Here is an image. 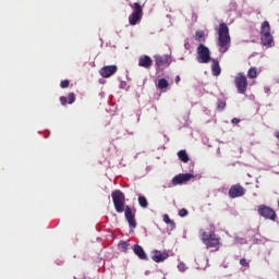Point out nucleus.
Returning <instances> with one entry per match:
<instances>
[{"label": "nucleus", "instance_id": "7c9ffc66", "mask_svg": "<svg viewBox=\"0 0 279 279\" xmlns=\"http://www.w3.org/2000/svg\"><path fill=\"white\" fill-rule=\"evenodd\" d=\"M180 75H177V77H175V84H180Z\"/></svg>", "mask_w": 279, "mask_h": 279}, {"label": "nucleus", "instance_id": "f257e3e1", "mask_svg": "<svg viewBox=\"0 0 279 279\" xmlns=\"http://www.w3.org/2000/svg\"><path fill=\"white\" fill-rule=\"evenodd\" d=\"M112 202L116 211L124 213V217L130 226V228H136V215L132 213V207L125 206V194L121 190H114L111 193Z\"/></svg>", "mask_w": 279, "mask_h": 279}, {"label": "nucleus", "instance_id": "393cba45", "mask_svg": "<svg viewBox=\"0 0 279 279\" xmlns=\"http://www.w3.org/2000/svg\"><path fill=\"white\" fill-rule=\"evenodd\" d=\"M119 247L122 250V252H128V247H130V244H128V242H122L119 244Z\"/></svg>", "mask_w": 279, "mask_h": 279}, {"label": "nucleus", "instance_id": "c85d7f7f", "mask_svg": "<svg viewBox=\"0 0 279 279\" xmlns=\"http://www.w3.org/2000/svg\"><path fill=\"white\" fill-rule=\"evenodd\" d=\"M186 215H189V210H186L185 208L179 210V217H186Z\"/></svg>", "mask_w": 279, "mask_h": 279}, {"label": "nucleus", "instance_id": "6ab92c4d", "mask_svg": "<svg viewBox=\"0 0 279 279\" xmlns=\"http://www.w3.org/2000/svg\"><path fill=\"white\" fill-rule=\"evenodd\" d=\"M141 208H148L149 207V202H147V198L145 196L140 195L137 199Z\"/></svg>", "mask_w": 279, "mask_h": 279}, {"label": "nucleus", "instance_id": "ddd939ff", "mask_svg": "<svg viewBox=\"0 0 279 279\" xmlns=\"http://www.w3.org/2000/svg\"><path fill=\"white\" fill-rule=\"evenodd\" d=\"M133 252L141 260H147V254L145 253V250H143V246L135 244L133 246Z\"/></svg>", "mask_w": 279, "mask_h": 279}, {"label": "nucleus", "instance_id": "4468645a", "mask_svg": "<svg viewBox=\"0 0 279 279\" xmlns=\"http://www.w3.org/2000/svg\"><path fill=\"white\" fill-rule=\"evenodd\" d=\"M167 258H169V254L162 253L160 251H155V253L151 257L154 263H162V262L167 260Z\"/></svg>", "mask_w": 279, "mask_h": 279}, {"label": "nucleus", "instance_id": "20e7f679", "mask_svg": "<svg viewBox=\"0 0 279 279\" xmlns=\"http://www.w3.org/2000/svg\"><path fill=\"white\" fill-rule=\"evenodd\" d=\"M260 40L264 47L268 49L274 47L276 44L274 41V35H271V25L268 21H264L260 26Z\"/></svg>", "mask_w": 279, "mask_h": 279}, {"label": "nucleus", "instance_id": "a878e982", "mask_svg": "<svg viewBox=\"0 0 279 279\" xmlns=\"http://www.w3.org/2000/svg\"><path fill=\"white\" fill-rule=\"evenodd\" d=\"M240 265H241L242 267H247V268H250V263H248L247 259H245V258H241V259H240Z\"/></svg>", "mask_w": 279, "mask_h": 279}, {"label": "nucleus", "instance_id": "aec40b11", "mask_svg": "<svg viewBox=\"0 0 279 279\" xmlns=\"http://www.w3.org/2000/svg\"><path fill=\"white\" fill-rule=\"evenodd\" d=\"M179 156V160H181L182 162H189L190 158H189V154H186V150H180L178 153Z\"/></svg>", "mask_w": 279, "mask_h": 279}, {"label": "nucleus", "instance_id": "4be33fe9", "mask_svg": "<svg viewBox=\"0 0 279 279\" xmlns=\"http://www.w3.org/2000/svg\"><path fill=\"white\" fill-rule=\"evenodd\" d=\"M163 221L165 223H172V230H175V222L173 220H171V218H169V215H163Z\"/></svg>", "mask_w": 279, "mask_h": 279}, {"label": "nucleus", "instance_id": "c756f323", "mask_svg": "<svg viewBox=\"0 0 279 279\" xmlns=\"http://www.w3.org/2000/svg\"><path fill=\"white\" fill-rule=\"evenodd\" d=\"M231 123H235V124L241 123V119H239V118H233V119L231 120Z\"/></svg>", "mask_w": 279, "mask_h": 279}, {"label": "nucleus", "instance_id": "f3484780", "mask_svg": "<svg viewBox=\"0 0 279 279\" xmlns=\"http://www.w3.org/2000/svg\"><path fill=\"white\" fill-rule=\"evenodd\" d=\"M211 71L213 75H215L216 77H218V75H221V66H219V61L214 60L211 64Z\"/></svg>", "mask_w": 279, "mask_h": 279}, {"label": "nucleus", "instance_id": "cd10ccee", "mask_svg": "<svg viewBox=\"0 0 279 279\" xmlns=\"http://www.w3.org/2000/svg\"><path fill=\"white\" fill-rule=\"evenodd\" d=\"M204 38V31H197L196 32V40H202Z\"/></svg>", "mask_w": 279, "mask_h": 279}, {"label": "nucleus", "instance_id": "9b49d317", "mask_svg": "<svg viewBox=\"0 0 279 279\" xmlns=\"http://www.w3.org/2000/svg\"><path fill=\"white\" fill-rule=\"evenodd\" d=\"M192 178L193 174L191 173H181L172 179V184L173 186H178V184H184V182H189Z\"/></svg>", "mask_w": 279, "mask_h": 279}, {"label": "nucleus", "instance_id": "b1692460", "mask_svg": "<svg viewBox=\"0 0 279 279\" xmlns=\"http://www.w3.org/2000/svg\"><path fill=\"white\" fill-rule=\"evenodd\" d=\"M178 269L179 271H186L187 267H186V264H184V262H180L179 265H178Z\"/></svg>", "mask_w": 279, "mask_h": 279}, {"label": "nucleus", "instance_id": "bb28decb", "mask_svg": "<svg viewBox=\"0 0 279 279\" xmlns=\"http://www.w3.org/2000/svg\"><path fill=\"white\" fill-rule=\"evenodd\" d=\"M69 84H70L69 80H63L61 81L60 86L61 88H69Z\"/></svg>", "mask_w": 279, "mask_h": 279}, {"label": "nucleus", "instance_id": "f03ea898", "mask_svg": "<svg viewBox=\"0 0 279 279\" xmlns=\"http://www.w3.org/2000/svg\"><path fill=\"white\" fill-rule=\"evenodd\" d=\"M230 28L228 27V24L220 23L218 27V47L220 53H226L228 49H230Z\"/></svg>", "mask_w": 279, "mask_h": 279}, {"label": "nucleus", "instance_id": "423d86ee", "mask_svg": "<svg viewBox=\"0 0 279 279\" xmlns=\"http://www.w3.org/2000/svg\"><path fill=\"white\" fill-rule=\"evenodd\" d=\"M257 213L259 217H263L264 219H268L269 221H277L278 219V215L276 214V210H274V208L267 205H259L257 208Z\"/></svg>", "mask_w": 279, "mask_h": 279}, {"label": "nucleus", "instance_id": "6e6552de", "mask_svg": "<svg viewBox=\"0 0 279 279\" xmlns=\"http://www.w3.org/2000/svg\"><path fill=\"white\" fill-rule=\"evenodd\" d=\"M197 62H199V64H208V62H210V49L204 46V44L197 47Z\"/></svg>", "mask_w": 279, "mask_h": 279}, {"label": "nucleus", "instance_id": "7ed1b4c3", "mask_svg": "<svg viewBox=\"0 0 279 279\" xmlns=\"http://www.w3.org/2000/svg\"><path fill=\"white\" fill-rule=\"evenodd\" d=\"M202 243L205 244L207 250H214V252H219L221 248V238L215 233V231L199 233Z\"/></svg>", "mask_w": 279, "mask_h": 279}, {"label": "nucleus", "instance_id": "5701e85b", "mask_svg": "<svg viewBox=\"0 0 279 279\" xmlns=\"http://www.w3.org/2000/svg\"><path fill=\"white\" fill-rule=\"evenodd\" d=\"M217 109L218 110H226V100L218 99L217 100Z\"/></svg>", "mask_w": 279, "mask_h": 279}, {"label": "nucleus", "instance_id": "2eb2a0df", "mask_svg": "<svg viewBox=\"0 0 279 279\" xmlns=\"http://www.w3.org/2000/svg\"><path fill=\"white\" fill-rule=\"evenodd\" d=\"M61 106H66V104H75V94L70 93L68 95V98L64 96L60 97Z\"/></svg>", "mask_w": 279, "mask_h": 279}, {"label": "nucleus", "instance_id": "f8f14e48", "mask_svg": "<svg viewBox=\"0 0 279 279\" xmlns=\"http://www.w3.org/2000/svg\"><path fill=\"white\" fill-rule=\"evenodd\" d=\"M153 64L154 60L147 54H143L138 58V66H142V69H151Z\"/></svg>", "mask_w": 279, "mask_h": 279}, {"label": "nucleus", "instance_id": "39448f33", "mask_svg": "<svg viewBox=\"0 0 279 279\" xmlns=\"http://www.w3.org/2000/svg\"><path fill=\"white\" fill-rule=\"evenodd\" d=\"M131 8L133 10L132 14L129 16V23L130 25H138L143 19V7H141V3L135 2L131 4Z\"/></svg>", "mask_w": 279, "mask_h": 279}, {"label": "nucleus", "instance_id": "0eeeda50", "mask_svg": "<svg viewBox=\"0 0 279 279\" xmlns=\"http://www.w3.org/2000/svg\"><path fill=\"white\" fill-rule=\"evenodd\" d=\"M247 76L244 73H238L234 77V85L240 95L247 93Z\"/></svg>", "mask_w": 279, "mask_h": 279}, {"label": "nucleus", "instance_id": "1a4fd4ad", "mask_svg": "<svg viewBox=\"0 0 279 279\" xmlns=\"http://www.w3.org/2000/svg\"><path fill=\"white\" fill-rule=\"evenodd\" d=\"M245 195V187L241 183L234 184L229 190V197L236 199V197H243Z\"/></svg>", "mask_w": 279, "mask_h": 279}, {"label": "nucleus", "instance_id": "9d476101", "mask_svg": "<svg viewBox=\"0 0 279 279\" xmlns=\"http://www.w3.org/2000/svg\"><path fill=\"white\" fill-rule=\"evenodd\" d=\"M117 71H118L117 65H106L99 70V73L101 77L108 78V77H112V75H114Z\"/></svg>", "mask_w": 279, "mask_h": 279}, {"label": "nucleus", "instance_id": "412c9836", "mask_svg": "<svg viewBox=\"0 0 279 279\" xmlns=\"http://www.w3.org/2000/svg\"><path fill=\"white\" fill-rule=\"evenodd\" d=\"M158 88L161 90L165 88H169V82L166 78H160L157 84Z\"/></svg>", "mask_w": 279, "mask_h": 279}, {"label": "nucleus", "instance_id": "a211bd4d", "mask_svg": "<svg viewBox=\"0 0 279 279\" xmlns=\"http://www.w3.org/2000/svg\"><path fill=\"white\" fill-rule=\"evenodd\" d=\"M247 77L250 80H256L258 77V70L256 68H251L247 71Z\"/></svg>", "mask_w": 279, "mask_h": 279}, {"label": "nucleus", "instance_id": "dca6fc26", "mask_svg": "<svg viewBox=\"0 0 279 279\" xmlns=\"http://www.w3.org/2000/svg\"><path fill=\"white\" fill-rule=\"evenodd\" d=\"M155 63H156V66H165V64H169V57L156 56Z\"/></svg>", "mask_w": 279, "mask_h": 279}, {"label": "nucleus", "instance_id": "2f4dec72", "mask_svg": "<svg viewBox=\"0 0 279 279\" xmlns=\"http://www.w3.org/2000/svg\"><path fill=\"white\" fill-rule=\"evenodd\" d=\"M168 226H170L171 230H173V223H168Z\"/></svg>", "mask_w": 279, "mask_h": 279}]
</instances>
